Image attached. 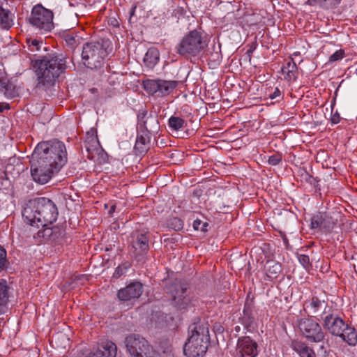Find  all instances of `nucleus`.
Returning <instances> with one entry per match:
<instances>
[{"mask_svg":"<svg viewBox=\"0 0 357 357\" xmlns=\"http://www.w3.org/2000/svg\"><path fill=\"white\" fill-rule=\"evenodd\" d=\"M209 224L205 218L203 219H195L192 222V227L195 231H199L203 233L208 231Z\"/></svg>","mask_w":357,"mask_h":357,"instance_id":"nucleus-30","label":"nucleus"},{"mask_svg":"<svg viewBox=\"0 0 357 357\" xmlns=\"http://www.w3.org/2000/svg\"><path fill=\"white\" fill-rule=\"evenodd\" d=\"M324 328L333 335L339 336L349 345L357 343V334L353 327L349 326L333 310L321 314Z\"/></svg>","mask_w":357,"mask_h":357,"instance_id":"nucleus-6","label":"nucleus"},{"mask_svg":"<svg viewBox=\"0 0 357 357\" xmlns=\"http://www.w3.org/2000/svg\"><path fill=\"white\" fill-rule=\"evenodd\" d=\"M9 287L5 281L0 282V306L5 305L8 301Z\"/></svg>","mask_w":357,"mask_h":357,"instance_id":"nucleus-31","label":"nucleus"},{"mask_svg":"<svg viewBox=\"0 0 357 357\" xmlns=\"http://www.w3.org/2000/svg\"><path fill=\"white\" fill-rule=\"evenodd\" d=\"M71 40H74V38H71L69 40V42H70Z\"/></svg>","mask_w":357,"mask_h":357,"instance_id":"nucleus-48","label":"nucleus"},{"mask_svg":"<svg viewBox=\"0 0 357 357\" xmlns=\"http://www.w3.org/2000/svg\"><path fill=\"white\" fill-rule=\"evenodd\" d=\"M136 8H137V5H133L132 6V8H130V10L129 11V14H130L129 21H130L131 18L135 15Z\"/></svg>","mask_w":357,"mask_h":357,"instance_id":"nucleus-44","label":"nucleus"},{"mask_svg":"<svg viewBox=\"0 0 357 357\" xmlns=\"http://www.w3.org/2000/svg\"><path fill=\"white\" fill-rule=\"evenodd\" d=\"M167 294L172 298V305L178 310H183L191 305L192 296L186 284L181 280H176L167 289Z\"/></svg>","mask_w":357,"mask_h":357,"instance_id":"nucleus-10","label":"nucleus"},{"mask_svg":"<svg viewBox=\"0 0 357 357\" xmlns=\"http://www.w3.org/2000/svg\"><path fill=\"white\" fill-rule=\"evenodd\" d=\"M247 22L250 26L257 25L261 22L260 17L259 15L253 14L249 17Z\"/></svg>","mask_w":357,"mask_h":357,"instance_id":"nucleus-40","label":"nucleus"},{"mask_svg":"<svg viewBox=\"0 0 357 357\" xmlns=\"http://www.w3.org/2000/svg\"><path fill=\"white\" fill-rule=\"evenodd\" d=\"M0 91H3L8 98H12L15 96L14 86L8 84L6 78L0 77Z\"/></svg>","mask_w":357,"mask_h":357,"instance_id":"nucleus-28","label":"nucleus"},{"mask_svg":"<svg viewBox=\"0 0 357 357\" xmlns=\"http://www.w3.org/2000/svg\"><path fill=\"white\" fill-rule=\"evenodd\" d=\"M340 119H341V117H340L339 113L337 112V111H336L335 113H333L332 114L331 121L332 123L337 124L340 121Z\"/></svg>","mask_w":357,"mask_h":357,"instance_id":"nucleus-43","label":"nucleus"},{"mask_svg":"<svg viewBox=\"0 0 357 357\" xmlns=\"http://www.w3.org/2000/svg\"><path fill=\"white\" fill-rule=\"evenodd\" d=\"M342 0H306L305 3L310 6H317L324 9H333L340 5Z\"/></svg>","mask_w":357,"mask_h":357,"instance_id":"nucleus-25","label":"nucleus"},{"mask_svg":"<svg viewBox=\"0 0 357 357\" xmlns=\"http://www.w3.org/2000/svg\"><path fill=\"white\" fill-rule=\"evenodd\" d=\"M167 225L169 228L174 231H179L183 227V222L179 218L172 217L167 220Z\"/></svg>","mask_w":357,"mask_h":357,"instance_id":"nucleus-32","label":"nucleus"},{"mask_svg":"<svg viewBox=\"0 0 357 357\" xmlns=\"http://www.w3.org/2000/svg\"><path fill=\"white\" fill-rule=\"evenodd\" d=\"M282 160V154L279 153H275L272 155L269 156L268 162L271 165H278Z\"/></svg>","mask_w":357,"mask_h":357,"instance_id":"nucleus-36","label":"nucleus"},{"mask_svg":"<svg viewBox=\"0 0 357 357\" xmlns=\"http://www.w3.org/2000/svg\"><path fill=\"white\" fill-rule=\"evenodd\" d=\"M27 43H28L29 49L31 52L40 50L41 45H42V42H40L39 40H38L36 39H33L32 40H28Z\"/></svg>","mask_w":357,"mask_h":357,"instance_id":"nucleus-37","label":"nucleus"},{"mask_svg":"<svg viewBox=\"0 0 357 357\" xmlns=\"http://www.w3.org/2000/svg\"><path fill=\"white\" fill-rule=\"evenodd\" d=\"M266 94L271 100L281 98L282 97V92L278 87L274 89L270 87L266 89Z\"/></svg>","mask_w":357,"mask_h":357,"instance_id":"nucleus-33","label":"nucleus"},{"mask_svg":"<svg viewBox=\"0 0 357 357\" xmlns=\"http://www.w3.org/2000/svg\"><path fill=\"white\" fill-rule=\"evenodd\" d=\"M10 109V106L8 104L0 102V112H3L5 109Z\"/></svg>","mask_w":357,"mask_h":357,"instance_id":"nucleus-45","label":"nucleus"},{"mask_svg":"<svg viewBox=\"0 0 357 357\" xmlns=\"http://www.w3.org/2000/svg\"><path fill=\"white\" fill-rule=\"evenodd\" d=\"M337 219L327 213H318L311 218L310 229H318L322 232L332 231L337 225Z\"/></svg>","mask_w":357,"mask_h":357,"instance_id":"nucleus-14","label":"nucleus"},{"mask_svg":"<svg viewBox=\"0 0 357 357\" xmlns=\"http://www.w3.org/2000/svg\"><path fill=\"white\" fill-rule=\"evenodd\" d=\"M6 266V251L3 247H0V271Z\"/></svg>","mask_w":357,"mask_h":357,"instance_id":"nucleus-39","label":"nucleus"},{"mask_svg":"<svg viewBox=\"0 0 357 357\" xmlns=\"http://www.w3.org/2000/svg\"><path fill=\"white\" fill-rule=\"evenodd\" d=\"M345 56L344 50L342 49L337 50L332 55L330 56L328 63H334L342 60Z\"/></svg>","mask_w":357,"mask_h":357,"instance_id":"nucleus-34","label":"nucleus"},{"mask_svg":"<svg viewBox=\"0 0 357 357\" xmlns=\"http://www.w3.org/2000/svg\"><path fill=\"white\" fill-rule=\"evenodd\" d=\"M282 238H283V243H284V244L285 245H289V241H288L287 238L285 236H284L282 237Z\"/></svg>","mask_w":357,"mask_h":357,"instance_id":"nucleus-46","label":"nucleus"},{"mask_svg":"<svg viewBox=\"0 0 357 357\" xmlns=\"http://www.w3.org/2000/svg\"><path fill=\"white\" fill-rule=\"evenodd\" d=\"M146 110H142L137 114V135L134 146L137 153L144 155L149 149L151 137L158 133L159 130V121L156 117L149 116L146 119Z\"/></svg>","mask_w":357,"mask_h":357,"instance_id":"nucleus-4","label":"nucleus"},{"mask_svg":"<svg viewBox=\"0 0 357 357\" xmlns=\"http://www.w3.org/2000/svg\"><path fill=\"white\" fill-rule=\"evenodd\" d=\"M291 347L300 357H316L313 349L301 341L293 340L291 344Z\"/></svg>","mask_w":357,"mask_h":357,"instance_id":"nucleus-22","label":"nucleus"},{"mask_svg":"<svg viewBox=\"0 0 357 357\" xmlns=\"http://www.w3.org/2000/svg\"><path fill=\"white\" fill-rule=\"evenodd\" d=\"M107 56L106 49L99 42L87 43L83 46L82 61L84 64L89 68L100 67Z\"/></svg>","mask_w":357,"mask_h":357,"instance_id":"nucleus-9","label":"nucleus"},{"mask_svg":"<svg viewBox=\"0 0 357 357\" xmlns=\"http://www.w3.org/2000/svg\"><path fill=\"white\" fill-rule=\"evenodd\" d=\"M298 327L303 335L310 342H321L325 337L321 326L311 318L299 319Z\"/></svg>","mask_w":357,"mask_h":357,"instance_id":"nucleus-12","label":"nucleus"},{"mask_svg":"<svg viewBox=\"0 0 357 357\" xmlns=\"http://www.w3.org/2000/svg\"><path fill=\"white\" fill-rule=\"evenodd\" d=\"M160 59V52L155 47L149 48L144 57V63L145 66L153 69L155 66L158 63Z\"/></svg>","mask_w":357,"mask_h":357,"instance_id":"nucleus-23","label":"nucleus"},{"mask_svg":"<svg viewBox=\"0 0 357 357\" xmlns=\"http://www.w3.org/2000/svg\"><path fill=\"white\" fill-rule=\"evenodd\" d=\"M282 74L284 75V79L287 82H294L298 77V67L291 58V60L287 61L282 68Z\"/></svg>","mask_w":357,"mask_h":357,"instance_id":"nucleus-21","label":"nucleus"},{"mask_svg":"<svg viewBox=\"0 0 357 357\" xmlns=\"http://www.w3.org/2000/svg\"><path fill=\"white\" fill-rule=\"evenodd\" d=\"M178 85L176 80L146 79L143 82L144 89L150 95L164 97L170 94Z\"/></svg>","mask_w":357,"mask_h":357,"instance_id":"nucleus-11","label":"nucleus"},{"mask_svg":"<svg viewBox=\"0 0 357 357\" xmlns=\"http://www.w3.org/2000/svg\"><path fill=\"white\" fill-rule=\"evenodd\" d=\"M208 45L206 36L196 29L185 35L176 45V53L186 58L197 56Z\"/></svg>","mask_w":357,"mask_h":357,"instance_id":"nucleus-7","label":"nucleus"},{"mask_svg":"<svg viewBox=\"0 0 357 357\" xmlns=\"http://www.w3.org/2000/svg\"><path fill=\"white\" fill-rule=\"evenodd\" d=\"M180 238V235L178 234H176L174 236H172L171 238H167L164 239V243L168 244V243H176L178 242V240Z\"/></svg>","mask_w":357,"mask_h":357,"instance_id":"nucleus-42","label":"nucleus"},{"mask_svg":"<svg viewBox=\"0 0 357 357\" xmlns=\"http://www.w3.org/2000/svg\"><path fill=\"white\" fill-rule=\"evenodd\" d=\"M281 271V266L279 264L275 263L273 261H270L267 263L266 266V275L273 279L277 278L278 275Z\"/></svg>","mask_w":357,"mask_h":357,"instance_id":"nucleus-29","label":"nucleus"},{"mask_svg":"<svg viewBox=\"0 0 357 357\" xmlns=\"http://www.w3.org/2000/svg\"><path fill=\"white\" fill-rule=\"evenodd\" d=\"M130 238V243L132 245L135 243L139 245H146L149 243V233L148 231H135L132 233Z\"/></svg>","mask_w":357,"mask_h":357,"instance_id":"nucleus-26","label":"nucleus"},{"mask_svg":"<svg viewBox=\"0 0 357 357\" xmlns=\"http://www.w3.org/2000/svg\"><path fill=\"white\" fill-rule=\"evenodd\" d=\"M58 215L56 204L46 197L30 199L22 211V215L26 223L37 227L52 225L56 220Z\"/></svg>","mask_w":357,"mask_h":357,"instance_id":"nucleus-3","label":"nucleus"},{"mask_svg":"<svg viewBox=\"0 0 357 357\" xmlns=\"http://www.w3.org/2000/svg\"><path fill=\"white\" fill-rule=\"evenodd\" d=\"M189 330L191 334L184 345V354L188 357L202 356L206 352L209 342L208 325L207 323L193 324Z\"/></svg>","mask_w":357,"mask_h":357,"instance_id":"nucleus-5","label":"nucleus"},{"mask_svg":"<svg viewBox=\"0 0 357 357\" xmlns=\"http://www.w3.org/2000/svg\"><path fill=\"white\" fill-rule=\"evenodd\" d=\"M130 268L129 264H123L121 266H119L114 271V273L113 274V277L115 278H119L121 275H124L128 269Z\"/></svg>","mask_w":357,"mask_h":357,"instance_id":"nucleus-35","label":"nucleus"},{"mask_svg":"<svg viewBox=\"0 0 357 357\" xmlns=\"http://www.w3.org/2000/svg\"><path fill=\"white\" fill-rule=\"evenodd\" d=\"M14 14L8 10L0 6V27L3 29H9L13 25Z\"/></svg>","mask_w":357,"mask_h":357,"instance_id":"nucleus-24","label":"nucleus"},{"mask_svg":"<svg viewBox=\"0 0 357 357\" xmlns=\"http://www.w3.org/2000/svg\"><path fill=\"white\" fill-rule=\"evenodd\" d=\"M84 147L89 153L88 158L89 159H93L96 154H99L100 151H103L100 147L96 130L91 129L86 132Z\"/></svg>","mask_w":357,"mask_h":357,"instance_id":"nucleus-17","label":"nucleus"},{"mask_svg":"<svg viewBox=\"0 0 357 357\" xmlns=\"http://www.w3.org/2000/svg\"><path fill=\"white\" fill-rule=\"evenodd\" d=\"M304 306L308 313L314 316H317L322 310V313L332 310L324 300H321L317 296H313L312 298L307 301Z\"/></svg>","mask_w":357,"mask_h":357,"instance_id":"nucleus-18","label":"nucleus"},{"mask_svg":"<svg viewBox=\"0 0 357 357\" xmlns=\"http://www.w3.org/2000/svg\"><path fill=\"white\" fill-rule=\"evenodd\" d=\"M298 259L301 264L305 268H307L309 267L310 264V259L308 256L305 255H298Z\"/></svg>","mask_w":357,"mask_h":357,"instance_id":"nucleus-41","label":"nucleus"},{"mask_svg":"<svg viewBox=\"0 0 357 357\" xmlns=\"http://www.w3.org/2000/svg\"><path fill=\"white\" fill-rule=\"evenodd\" d=\"M67 161L68 153L63 142L55 139L38 143L31 160L33 179L40 184L47 183Z\"/></svg>","mask_w":357,"mask_h":357,"instance_id":"nucleus-1","label":"nucleus"},{"mask_svg":"<svg viewBox=\"0 0 357 357\" xmlns=\"http://www.w3.org/2000/svg\"><path fill=\"white\" fill-rule=\"evenodd\" d=\"M237 354L238 357H256L258 354L257 342L248 337L238 339Z\"/></svg>","mask_w":357,"mask_h":357,"instance_id":"nucleus-15","label":"nucleus"},{"mask_svg":"<svg viewBox=\"0 0 357 357\" xmlns=\"http://www.w3.org/2000/svg\"><path fill=\"white\" fill-rule=\"evenodd\" d=\"M105 250H106V251H109V249L108 248H107Z\"/></svg>","mask_w":357,"mask_h":357,"instance_id":"nucleus-49","label":"nucleus"},{"mask_svg":"<svg viewBox=\"0 0 357 357\" xmlns=\"http://www.w3.org/2000/svg\"><path fill=\"white\" fill-rule=\"evenodd\" d=\"M125 342L132 357H151V347L144 338L130 335L126 338Z\"/></svg>","mask_w":357,"mask_h":357,"instance_id":"nucleus-13","label":"nucleus"},{"mask_svg":"<svg viewBox=\"0 0 357 357\" xmlns=\"http://www.w3.org/2000/svg\"><path fill=\"white\" fill-rule=\"evenodd\" d=\"M186 126V121L179 116H172L168 120V126L172 131L182 130Z\"/></svg>","mask_w":357,"mask_h":357,"instance_id":"nucleus-27","label":"nucleus"},{"mask_svg":"<svg viewBox=\"0 0 357 357\" xmlns=\"http://www.w3.org/2000/svg\"><path fill=\"white\" fill-rule=\"evenodd\" d=\"M356 75H357V68H356Z\"/></svg>","mask_w":357,"mask_h":357,"instance_id":"nucleus-50","label":"nucleus"},{"mask_svg":"<svg viewBox=\"0 0 357 357\" xmlns=\"http://www.w3.org/2000/svg\"><path fill=\"white\" fill-rule=\"evenodd\" d=\"M37 233V237L40 239V243L46 244L54 241L59 236L62 234V231L56 227H43Z\"/></svg>","mask_w":357,"mask_h":357,"instance_id":"nucleus-19","label":"nucleus"},{"mask_svg":"<svg viewBox=\"0 0 357 357\" xmlns=\"http://www.w3.org/2000/svg\"><path fill=\"white\" fill-rule=\"evenodd\" d=\"M116 346L111 341H106L97 349L96 351L91 352L86 357H115L116 355Z\"/></svg>","mask_w":357,"mask_h":357,"instance_id":"nucleus-20","label":"nucleus"},{"mask_svg":"<svg viewBox=\"0 0 357 357\" xmlns=\"http://www.w3.org/2000/svg\"><path fill=\"white\" fill-rule=\"evenodd\" d=\"M53 12L41 4L34 6L29 17V22L41 33L50 32L54 27Z\"/></svg>","mask_w":357,"mask_h":357,"instance_id":"nucleus-8","label":"nucleus"},{"mask_svg":"<svg viewBox=\"0 0 357 357\" xmlns=\"http://www.w3.org/2000/svg\"><path fill=\"white\" fill-rule=\"evenodd\" d=\"M257 46H258V44H257V40H255V41L252 42L250 44L248 45V48L245 52V54H246L249 61H251L252 57V54H253L254 51L257 49Z\"/></svg>","mask_w":357,"mask_h":357,"instance_id":"nucleus-38","label":"nucleus"},{"mask_svg":"<svg viewBox=\"0 0 357 357\" xmlns=\"http://www.w3.org/2000/svg\"><path fill=\"white\" fill-rule=\"evenodd\" d=\"M115 208H116V206L115 205H112L110 208V210H109V213H112L114 212L115 211Z\"/></svg>","mask_w":357,"mask_h":357,"instance_id":"nucleus-47","label":"nucleus"},{"mask_svg":"<svg viewBox=\"0 0 357 357\" xmlns=\"http://www.w3.org/2000/svg\"><path fill=\"white\" fill-rule=\"evenodd\" d=\"M143 285L139 282L130 283L126 287L121 289L117 294L121 301H131L138 298L143 293Z\"/></svg>","mask_w":357,"mask_h":357,"instance_id":"nucleus-16","label":"nucleus"},{"mask_svg":"<svg viewBox=\"0 0 357 357\" xmlns=\"http://www.w3.org/2000/svg\"><path fill=\"white\" fill-rule=\"evenodd\" d=\"M38 83L36 87L46 89L55 84L56 80L66 68V59L56 54H48L40 59L32 60Z\"/></svg>","mask_w":357,"mask_h":357,"instance_id":"nucleus-2","label":"nucleus"}]
</instances>
